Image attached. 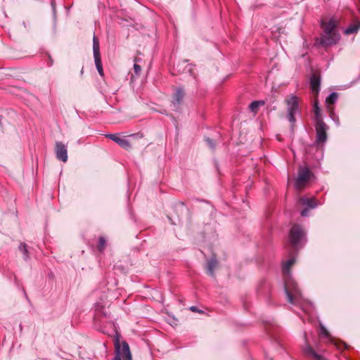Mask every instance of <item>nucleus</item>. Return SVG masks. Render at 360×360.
Here are the masks:
<instances>
[{
	"label": "nucleus",
	"mask_w": 360,
	"mask_h": 360,
	"mask_svg": "<svg viewBox=\"0 0 360 360\" xmlns=\"http://www.w3.org/2000/svg\"><path fill=\"white\" fill-rule=\"evenodd\" d=\"M19 327H20V331H21V330H22V325H21V324H20Z\"/></svg>",
	"instance_id": "obj_36"
},
{
	"label": "nucleus",
	"mask_w": 360,
	"mask_h": 360,
	"mask_svg": "<svg viewBox=\"0 0 360 360\" xmlns=\"http://www.w3.org/2000/svg\"><path fill=\"white\" fill-rule=\"evenodd\" d=\"M217 267V260L216 257H212L207 262V270H214V269Z\"/></svg>",
	"instance_id": "obj_21"
},
{
	"label": "nucleus",
	"mask_w": 360,
	"mask_h": 360,
	"mask_svg": "<svg viewBox=\"0 0 360 360\" xmlns=\"http://www.w3.org/2000/svg\"><path fill=\"white\" fill-rule=\"evenodd\" d=\"M331 118L333 120V121L336 123L338 126L340 125L339 118L337 115H335L333 112L330 115Z\"/></svg>",
	"instance_id": "obj_29"
},
{
	"label": "nucleus",
	"mask_w": 360,
	"mask_h": 360,
	"mask_svg": "<svg viewBox=\"0 0 360 360\" xmlns=\"http://www.w3.org/2000/svg\"><path fill=\"white\" fill-rule=\"evenodd\" d=\"M321 334L325 338H328L332 343H333L338 349H347L348 345L341 340H338L335 338L332 337L326 328L323 325L320 324Z\"/></svg>",
	"instance_id": "obj_13"
},
{
	"label": "nucleus",
	"mask_w": 360,
	"mask_h": 360,
	"mask_svg": "<svg viewBox=\"0 0 360 360\" xmlns=\"http://www.w3.org/2000/svg\"><path fill=\"white\" fill-rule=\"evenodd\" d=\"M115 356L112 360H132L129 346L126 341L120 344L118 338L115 342Z\"/></svg>",
	"instance_id": "obj_4"
},
{
	"label": "nucleus",
	"mask_w": 360,
	"mask_h": 360,
	"mask_svg": "<svg viewBox=\"0 0 360 360\" xmlns=\"http://www.w3.org/2000/svg\"><path fill=\"white\" fill-rule=\"evenodd\" d=\"M15 283H16V285H18V283H17V281H15Z\"/></svg>",
	"instance_id": "obj_39"
},
{
	"label": "nucleus",
	"mask_w": 360,
	"mask_h": 360,
	"mask_svg": "<svg viewBox=\"0 0 360 360\" xmlns=\"http://www.w3.org/2000/svg\"><path fill=\"white\" fill-rule=\"evenodd\" d=\"M106 246V240L104 237L101 236L98 238V250L99 252H103Z\"/></svg>",
	"instance_id": "obj_25"
},
{
	"label": "nucleus",
	"mask_w": 360,
	"mask_h": 360,
	"mask_svg": "<svg viewBox=\"0 0 360 360\" xmlns=\"http://www.w3.org/2000/svg\"><path fill=\"white\" fill-rule=\"evenodd\" d=\"M106 300L107 295L104 293L101 296L100 301L95 303L94 310L96 313V319L101 316L105 318H108L110 316L108 311L109 303Z\"/></svg>",
	"instance_id": "obj_6"
},
{
	"label": "nucleus",
	"mask_w": 360,
	"mask_h": 360,
	"mask_svg": "<svg viewBox=\"0 0 360 360\" xmlns=\"http://www.w3.org/2000/svg\"><path fill=\"white\" fill-rule=\"evenodd\" d=\"M68 146L60 141L56 142L55 153L58 160L66 162L68 161Z\"/></svg>",
	"instance_id": "obj_11"
},
{
	"label": "nucleus",
	"mask_w": 360,
	"mask_h": 360,
	"mask_svg": "<svg viewBox=\"0 0 360 360\" xmlns=\"http://www.w3.org/2000/svg\"><path fill=\"white\" fill-rule=\"evenodd\" d=\"M106 136L126 150H129L131 148L129 141L125 138H121L117 134H108Z\"/></svg>",
	"instance_id": "obj_15"
},
{
	"label": "nucleus",
	"mask_w": 360,
	"mask_h": 360,
	"mask_svg": "<svg viewBox=\"0 0 360 360\" xmlns=\"http://www.w3.org/2000/svg\"><path fill=\"white\" fill-rule=\"evenodd\" d=\"M264 105V101H255L250 104L249 108L252 112L257 113L259 108Z\"/></svg>",
	"instance_id": "obj_19"
},
{
	"label": "nucleus",
	"mask_w": 360,
	"mask_h": 360,
	"mask_svg": "<svg viewBox=\"0 0 360 360\" xmlns=\"http://www.w3.org/2000/svg\"><path fill=\"white\" fill-rule=\"evenodd\" d=\"M307 240L306 230L300 224L292 226L288 236V241L293 251L303 248Z\"/></svg>",
	"instance_id": "obj_2"
},
{
	"label": "nucleus",
	"mask_w": 360,
	"mask_h": 360,
	"mask_svg": "<svg viewBox=\"0 0 360 360\" xmlns=\"http://www.w3.org/2000/svg\"><path fill=\"white\" fill-rule=\"evenodd\" d=\"M285 103L287 105L288 120L290 123L294 124L296 121L295 114L298 112L299 110L298 97L291 94L285 98Z\"/></svg>",
	"instance_id": "obj_3"
},
{
	"label": "nucleus",
	"mask_w": 360,
	"mask_h": 360,
	"mask_svg": "<svg viewBox=\"0 0 360 360\" xmlns=\"http://www.w3.org/2000/svg\"><path fill=\"white\" fill-rule=\"evenodd\" d=\"M210 276L214 278L215 276V271H207Z\"/></svg>",
	"instance_id": "obj_34"
},
{
	"label": "nucleus",
	"mask_w": 360,
	"mask_h": 360,
	"mask_svg": "<svg viewBox=\"0 0 360 360\" xmlns=\"http://www.w3.org/2000/svg\"><path fill=\"white\" fill-rule=\"evenodd\" d=\"M52 275H53V273H51L49 276L51 277V276H52Z\"/></svg>",
	"instance_id": "obj_38"
},
{
	"label": "nucleus",
	"mask_w": 360,
	"mask_h": 360,
	"mask_svg": "<svg viewBox=\"0 0 360 360\" xmlns=\"http://www.w3.org/2000/svg\"><path fill=\"white\" fill-rule=\"evenodd\" d=\"M340 34L335 33H324L320 39V44L324 46L328 47L331 45L335 44L340 39Z\"/></svg>",
	"instance_id": "obj_10"
},
{
	"label": "nucleus",
	"mask_w": 360,
	"mask_h": 360,
	"mask_svg": "<svg viewBox=\"0 0 360 360\" xmlns=\"http://www.w3.org/2000/svg\"><path fill=\"white\" fill-rule=\"evenodd\" d=\"M93 53L96 69L99 75L103 77L104 75V72L100 54L99 41L95 36H94L93 39Z\"/></svg>",
	"instance_id": "obj_8"
},
{
	"label": "nucleus",
	"mask_w": 360,
	"mask_h": 360,
	"mask_svg": "<svg viewBox=\"0 0 360 360\" xmlns=\"http://www.w3.org/2000/svg\"><path fill=\"white\" fill-rule=\"evenodd\" d=\"M266 360H273V359H272V358H271V357L266 356Z\"/></svg>",
	"instance_id": "obj_35"
},
{
	"label": "nucleus",
	"mask_w": 360,
	"mask_h": 360,
	"mask_svg": "<svg viewBox=\"0 0 360 360\" xmlns=\"http://www.w3.org/2000/svg\"><path fill=\"white\" fill-rule=\"evenodd\" d=\"M184 97V91L181 88H177L173 95L172 106L174 110L177 111Z\"/></svg>",
	"instance_id": "obj_14"
},
{
	"label": "nucleus",
	"mask_w": 360,
	"mask_h": 360,
	"mask_svg": "<svg viewBox=\"0 0 360 360\" xmlns=\"http://www.w3.org/2000/svg\"><path fill=\"white\" fill-rule=\"evenodd\" d=\"M321 79L319 76L313 75L310 79V86L314 92L319 93Z\"/></svg>",
	"instance_id": "obj_16"
},
{
	"label": "nucleus",
	"mask_w": 360,
	"mask_h": 360,
	"mask_svg": "<svg viewBox=\"0 0 360 360\" xmlns=\"http://www.w3.org/2000/svg\"><path fill=\"white\" fill-rule=\"evenodd\" d=\"M82 74H83V68L81 70V75H82Z\"/></svg>",
	"instance_id": "obj_37"
},
{
	"label": "nucleus",
	"mask_w": 360,
	"mask_h": 360,
	"mask_svg": "<svg viewBox=\"0 0 360 360\" xmlns=\"http://www.w3.org/2000/svg\"><path fill=\"white\" fill-rule=\"evenodd\" d=\"M283 280L285 297L289 304L299 307L305 314L311 313L314 309V304L303 297L292 271H283Z\"/></svg>",
	"instance_id": "obj_1"
},
{
	"label": "nucleus",
	"mask_w": 360,
	"mask_h": 360,
	"mask_svg": "<svg viewBox=\"0 0 360 360\" xmlns=\"http://www.w3.org/2000/svg\"><path fill=\"white\" fill-rule=\"evenodd\" d=\"M314 112L315 115V122L323 120L321 115V108L319 106V103L317 101H315L314 104Z\"/></svg>",
	"instance_id": "obj_22"
},
{
	"label": "nucleus",
	"mask_w": 360,
	"mask_h": 360,
	"mask_svg": "<svg viewBox=\"0 0 360 360\" xmlns=\"http://www.w3.org/2000/svg\"><path fill=\"white\" fill-rule=\"evenodd\" d=\"M134 70L136 75H139L141 71V68L139 65L135 63L134 65Z\"/></svg>",
	"instance_id": "obj_27"
},
{
	"label": "nucleus",
	"mask_w": 360,
	"mask_h": 360,
	"mask_svg": "<svg viewBox=\"0 0 360 360\" xmlns=\"http://www.w3.org/2000/svg\"><path fill=\"white\" fill-rule=\"evenodd\" d=\"M51 6H52L53 12V16L55 17L56 16V7H55V4L53 1L51 2Z\"/></svg>",
	"instance_id": "obj_32"
},
{
	"label": "nucleus",
	"mask_w": 360,
	"mask_h": 360,
	"mask_svg": "<svg viewBox=\"0 0 360 360\" xmlns=\"http://www.w3.org/2000/svg\"><path fill=\"white\" fill-rule=\"evenodd\" d=\"M338 98V94L335 92H332L330 95L326 98V102L328 104H334Z\"/></svg>",
	"instance_id": "obj_24"
},
{
	"label": "nucleus",
	"mask_w": 360,
	"mask_h": 360,
	"mask_svg": "<svg viewBox=\"0 0 360 360\" xmlns=\"http://www.w3.org/2000/svg\"><path fill=\"white\" fill-rule=\"evenodd\" d=\"M19 250L23 255L24 259L26 260L30 257V248L27 244L22 243L19 245Z\"/></svg>",
	"instance_id": "obj_20"
},
{
	"label": "nucleus",
	"mask_w": 360,
	"mask_h": 360,
	"mask_svg": "<svg viewBox=\"0 0 360 360\" xmlns=\"http://www.w3.org/2000/svg\"><path fill=\"white\" fill-rule=\"evenodd\" d=\"M313 176L312 172L307 167H300L298 175L295 180V187L297 189H302L305 183L308 181Z\"/></svg>",
	"instance_id": "obj_7"
},
{
	"label": "nucleus",
	"mask_w": 360,
	"mask_h": 360,
	"mask_svg": "<svg viewBox=\"0 0 360 360\" xmlns=\"http://www.w3.org/2000/svg\"><path fill=\"white\" fill-rule=\"evenodd\" d=\"M186 71L188 72L189 74L193 75V72H192L193 68H192L191 65H186Z\"/></svg>",
	"instance_id": "obj_30"
},
{
	"label": "nucleus",
	"mask_w": 360,
	"mask_h": 360,
	"mask_svg": "<svg viewBox=\"0 0 360 360\" xmlns=\"http://www.w3.org/2000/svg\"><path fill=\"white\" fill-rule=\"evenodd\" d=\"M190 310H191V311H193V312H198V313H199V314H203V313H204V311H203L202 310L199 309H198L197 307H195V306H191V307H190Z\"/></svg>",
	"instance_id": "obj_28"
},
{
	"label": "nucleus",
	"mask_w": 360,
	"mask_h": 360,
	"mask_svg": "<svg viewBox=\"0 0 360 360\" xmlns=\"http://www.w3.org/2000/svg\"><path fill=\"white\" fill-rule=\"evenodd\" d=\"M299 202L306 207L300 212L301 216L304 217L308 216L309 209H314L318 206L314 198L301 197L299 199Z\"/></svg>",
	"instance_id": "obj_9"
},
{
	"label": "nucleus",
	"mask_w": 360,
	"mask_h": 360,
	"mask_svg": "<svg viewBox=\"0 0 360 360\" xmlns=\"http://www.w3.org/2000/svg\"><path fill=\"white\" fill-rule=\"evenodd\" d=\"M295 262V259L294 257L288 259L287 261L283 263L282 270H290Z\"/></svg>",
	"instance_id": "obj_23"
},
{
	"label": "nucleus",
	"mask_w": 360,
	"mask_h": 360,
	"mask_svg": "<svg viewBox=\"0 0 360 360\" xmlns=\"http://www.w3.org/2000/svg\"><path fill=\"white\" fill-rule=\"evenodd\" d=\"M304 339L305 345L302 347V351L307 356L313 358L314 360H328L323 356L316 353L315 350L309 345L305 332L304 333Z\"/></svg>",
	"instance_id": "obj_12"
},
{
	"label": "nucleus",
	"mask_w": 360,
	"mask_h": 360,
	"mask_svg": "<svg viewBox=\"0 0 360 360\" xmlns=\"http://www.w3.org/2000/svg\"><path fill=\"white\" fill-rule=\"evenodd\" d=\"M335 24L332 20L327 22H322V28L324 33H335Z\"/></svg>",
	"instance_id": "obj_17"
},
{
	"label": "nucleus",
	"mask_w": 360,
	"mask_h": 360,
	"mask_svg": "<svg viewBox=\"0 0 360 360\" xmlns=\"http://www.w3.org/2000/svg\"><path fill=\"white\" fill-rule=\"evenodd\" d=\"M205 141H206V143H207V146H208L211 149L214 150V149L215 148V144H214V141H213V140H212V139H210V138L207 137V138H205Z\"/></svg>",
	"instance_id": "obj_26"
},
{
	"label": "nucleus",
	"mask_w": 360,
	"mask_h": 360,
	"mask_svg": "<svg viewBox=\"0 0 360 360\" xmlns=\"http://www.w3.org/2000/svg\"><path fill=\"white\" fill-rule=\"evenodd\" d=\"M53 65V60L51 57V56H49V60L47 62V65L49 67H51Z\"/></svg>",
	"instance_id": "obj_31"
},
{
	"label": "nucleus",
	"mask_w": 360,
	"mask_h": 360,
	"mask_svg": "<svg viewBox=\"0 0 360 360\" xmlns=\"http://www.w3.org/2000/svg\"><path fill=\"white\" fill-rule=\"evenodd\" d=\"M315 129L316 134V143L319 146H323L328 139L327 131L328 127L323 120H319L315 122Z\"/></svg>",
	"instance_id": "obj_5"
},
{
	"label": "nucleus",
	"mask_w": 360,
	"mask_h": 360,
	"mask_svg": "<svg viewBox=\"0 0 360 360\" xmlns=\"http://www.w3.org/2000/svg\"><path fill=\"white\" fill-rule=\"evenodd\" d=\"M360 28V21H358L354 24H352L349 25L345 30V34H352L354 33L357 32V31Z\"/></svg>",
	"instance_id": "obj_18"
},
{
	"label": "nucleus",
	"mask_w": 360,
	"mask_h": 360,
	"mask_svg": "<svg viewBox=\"0 0 360 360\" xmlns=\"http://www.w3.org/2000/svg\"><path fill=\"white\" fill-rule=\"evenodd\" d=\"M22 292H23V295H24L25 297L26 298V300L30 303V299L26 293V291L24 288H22Z\"/></svg>",
	"instance_id": "obj_33"
}]
</instances>
